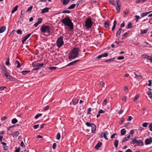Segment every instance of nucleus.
I'll use <instances>...</instances> for the list:
<instances>
[{
  "mask_svg": "<svg viewBox=\"0 0 152 152\" xmlns=\"http://www.w3.org/2000/svg\"><path fill=\"white\" fill-rule=\"evenodd\" d=\"M114 58H113L107 60H106L105 62L107 63L110 62L111 61H114Z\"/></svg>",
  "mask_w": 152,
  "mask_h": 152,
  "instance_id": "58836bf2",
  "label": "nucleus"
},
{
  "mask_svg": "<svg viewBox=\"0 0 152 152\" xmlns=\"http://www.w3.org/2000/svg\"><path fill=\"white\" fill-rule=\"evenodd\" d=\"M117 135V133H114V134H113L111 135V139H113V138H115V135Z\"/></svg>",
  "mask_w": 152,
  "mask_h": 152,
  "instance_id": "bf43d9fd",
  "label": "nucleus"
},
{
  "mask_svg": "<svg viewBox=\"0 0 152 152\" xmlns=\"http://www.w3.org/2000/svg\"><path fill=\"white\" fill-rule=\"evenodd\" d=\"M117 7L116 10L118 13L120 12L121 7V3L119 0L116 1Z\"/></svg>",
  "mask_w": 152,
  "mask_h": 152,
  "instance_id": "0eeeda50",
  "label": "nucleus"
},
{
  "mask_svg": "<svg viewBox=\"0 0 152 152\" xmlns=\"http://www.w3.org/2000/svg\"><path fill=\"white\" fill-rule=\"evenodd\" d=\"M142 56L144 58H145L150 60L151 62L152 63V56H149L146 55H142Z\"/></svg>",
  "mask_w": 152,
  "mask_h": 152,
  "instance_id": "f8f14e48",
  "label": "nucleus"
},
{
  "mask_svg": "<svg viewBox=\"0 0 152 152\" xmlns=\"http://www.w3.org/2000/svg\"><path fill=\"white\" fill-rule=\"evenodd\" d=\"M110 24V22L109 21H106L104 23V26L105 28H108L109 27V25Z\"/></svg>",
  "mask_w": 152,
  "mask_h": 152,
  "instance_id": "cd10ccee",
  "label": "nucleus"
},
{
  "mask_svg": "<svg viewBox=\"0 0 152 152\" xmlns=\"http://www.w3.org/2000/svg\"><path fill=\"white\" fill-rule=\"evenodd\" d=\"M80 61L79 60H75L72 62H71L69 63L68 65H66V66H70L72 65H75L76 64V63L79 61Z\"/></svg>",
  "mask_w": 152,
  "mask_h": 152,
  "instance_id": "2eb2a0df",
  "label": "nucleus"
},
{
  "mask_svg": "<svg viewBox=\"0 0 152 152\" xmlns=\"http://www.w3.org/2000/svg\"><path fill=\"white\" fill-rule=\"evenodd\" d=\"M65 26H68L70 29H73V24L69 18L66 17L63 19L61 21Z\"/></svg>",
  "mask_w": 152,
  "mask_h": 152,
  "instance_id": "f257e3e1",
  "label": "nucleus"
},
{
  "mask_svg": "<svg viewBox=\"0 0 152 152\" xmlns=\"http://www.w3.org/2000/svg\"><path fill=\"white\" fill-rule=\"evenodd\" d=\"M39 125L37 124L34 126L33 127L35 129L38 128L39 127Z\"/></svg>",
  "mask_w": 152,
  "mask_h": 152,
  "instance_id": "69168bd1",
  "label": "nucleus"
},
{
  "mask_svg": "<svg viewBox=\"0 0 152 152\" xmlns=\"http://www.w3.org/2000/svg\"><path fill=\"white\" fill-rule=\"evenodd\" d=\"M42 115V114H39L37 115L35 118L36 119H37L39 117L41 116Z\"/></svg>",
  "mask_w": 152,
  "mask_h": 152,
  "instance_id": "49530a36",
  "label": "nucleus"
},
{
  "mask_svg": "<svg viewBox=\"0 0 152 152\" xmlns=\"http://www.w3.org/2000/svg\"><path fill=\"white\" fill-rule=\"evenodd\" d=\"M70 12V11L69 10H64L62 12V13H69Z\"/></svg>",
  "mask_w": 152,
  "mask_h": 152,
  "instance_id": "c03bdc74",
  "label": "nucleus"
},
{
  "mask_svg": "<svg viewBox=\"0 0 152 152\" xmlns=\"http://www.w3.org/2000/svg\"><path fill=\"white\" fill-rule=\"evenodd\" d=\"M130 135H128L124 139L122 142H125L128 141V139L130 138Z\"/></svg>",
  "mask_w": 152,
  "mask_h": 152,
  "instance_id": "473e14b6",
  "label": "nucleus"
},
{
  "mask_svg": "<svg viewBox=\"0 0 152 152\" xmlns=\"http://www.w3.org/2000/svg\"><path fill=\"white\" fill-rule=\"evenodd\" d=\"M42 21V19L41 18H39L38 19V21L34 24V26L35 27H37L39 24L41 23Z\"/></svg>",
  "mask_w": 152,
  "mask_h": 152,
  "instance_id": "9b49d317",
  "label": "nucleus"
},
{
  "mask_svg": "<svg viewBox=\"0 0 152 152\" xmlns=\"http://www.w3.org/2000/svg\"><path fill=\"white\" fill-rule=\"evenodd\" d=\"M63 38V36H60L56 41V45L58 48H61L64 44Z\"/></svg>",
  "mask_w": 152,
  "mask_h": 152,
  "instance_id": "7ed1b4c3",
  "label": "nucleus"
},
{
  "mask_svg": "<svg viewBox=\"0 0 152 152\" xmlns=\"http://www.w3.org/2000/svg\"><path fill=\"white\" fill-rule=\"evenodd\" d=\"M9 60H10L9 58H7V59L6 60V63H5L6 64L7 66H8L10 64Z\"/></svg>",
  "mask_w": 152,
  "mask_h": 152,
  "instance_id": "ea45409f",
  "label": "nucleus"
},
{
  "mask_svg": "<svg viewBox=\"0 0 152 152\" xmlns=\"http://www.w3.org/2000/svg\"><path fill=\"white\" fill-rule=\"evenodd\" d=\"M20 145L21 147H25V145L24 144V142L23 141H21V142Z\"/></svg>",
  "mask_w": 152,
  "mask_h": 152,
  "instance_id": "680f3d73",
  "label": "nucleus"
},
{
  "mask_svg": "<svg viewBox=\"0 0 152 152\" xmlns=\"http://www.w3.org/2000/svg\"><path fill=\"white\" fill-rule=\"evenodd\" d=\"M148 31V29H145L144 30H141L140 31V34H145Z\"/></svg>",
  "mask_w": 152,
  "mask_h": 152,
  "instance_id": "2f4dec72",
  "label": "nucleus"
},
{
  "mask_svg": "<svg viewBox=\"0 0 152 152\" xmlns=\"http://www.w3.org/2000/svg\"><path fill=\"white\" fill-rule=\"evenodd\" d=\"M69 2V0H63V4L64 5H66L68 4Z\"/></svg>",
  "mask_w": 152,
  "mask_h": 152,
  "instance_id": "bb28decb",
  "label": "nucleus"
},
{
  "mask_svg": "<svg viewBox=\"0 0 152 152\" xmlns=\"http://www.w3.org/2000/svg\"><path fill=\"white\" fill-rule=\"evenodd\" d=\"M92 24L93 22L91 21V18H88L87 19L85 23V26L87 28H91L92 27Z\"/></svg>",
  "mask_w": 152,
  "mask_h": 152,
  "instance_id": "39448f33",
  "label": "nucleus"
},
{
  "mask_svg": "<svg viewBox=\"0 0 152 152\" xmlns=\"http://www.w3.org/2000/svg\"><path fill=\"white\" fill-rule=\"evenodd\" d=\"M148 124V123H144L142 124V126L145 127H146L147 126V125Z\"/></svg>",
  "mask_w": 152,
  "mask_h": 152,
  "instance_id": "0e129e2a",
  "label": "nucleus"
},
{
  "mask_svg": "<svg viewBox=\"0 0 152 152\" xmlns=\"http://www.w3.org/2000/svg\"><path fill=\"white\" fill-rule=\"evenodd\" d=\"M108 133L106 131L104 132V136L103 137L106 140H108V138L107 137V135L108 134Z\"/></svg>",
  "mask_w": 152,
  "mask_h": 152,
  "instance_id": "393cba45",
  "label": "nucleus"
},
{
  "mask_svg": "<svg viewBox=\"0 0 152 152\" xmlns=\"http://www.w3.org/2000/svg\"><path fill=\"white\" fill-rule=\"evenodd\" d=\"M126 131L125 129H122L121 131V134L123 135H124L126 134Z\"/></svg>",
  "mask_w": 152,
  "mask_h": 152,
  "instance_id": "a878e982",
  "label": "nucleus"
},
{
  "mask_svg": "<svg viewBox=\"0 0 152 152\" xmlns=\"http://www.w3.org/2000/svg\"><path fill=\"white\" fill-rule=\"evenodd\" d=\"M50 9L49 8H45L42 10V11L41 12V14H43L45 12H48L49 11V10Z\"/></svg>",
  "mask_w": 152,
  "mask_h": 152,
  "instance_id": "dca6fc26",
  "label": "nucleus"
},
{
  "mask_svg": "<svg viewBox=\"0 0 152 152\" xmlns=\"http://www.w3.org/2000/svg\"><path fill=\"white\" fill-rule=\"evenodd\" d=\"M107 99H105L104 100L103 104L104 105H106L107 104Z\"/></svg>",
  "mask_w": 152,
  "mask_h": 152,
  "instance_id": "338daca9",
  "label": "nucleus"
},
{
  "mask_svg": "<svg viewBox=\"0 0 152 152\" xmlns=\"http://www.w3.org/2000/svg\"><path fill=\"white\" fill-rule=\"evenodd\" d=\"M150 12H147L143 13L141 15V16L142 17H143L147 15L148 14H149Z\"/></svg>",
  "mask_w": 152,
  "mask_h": 152,
  "instance_id": "f704fd0d",
  "label": "nucleus"
},
{
  "mask_svg": "<svg viewBox=\"0 0 152 152\" xmlns=\"http://www.w3.org/2000/svg\"><path fill=\"white\" fill-rule=\"evenodd\" d=\"M135 18L136 21L137 22H138V20L140 18V17L139 16L136 15L135 16Z\"/></svg>",
  "mask_w": 152,
  "mask_h": 152,
  "instance_id": "37998d69",
  "label": "nucleus"
},
{
  "mask_svg": "<svg viewBox=\"0 0 152 152\" xmlns=\"http://www.w3.org/2000/svg\"><path fill=\"white\" fill-rule=\"evenodd\" d=\"M124 58V57L123 56H120L118 57V58L117 59L118 60H122Z\"/></svg>",
  "mask_w": 152,
  "mask_h": 152,
  "instance_id": "13d9d810",
  "label": "nucleus"
},
{
  "mask_svg": "<svg viewBox=\"0 0 152 152\" xmlns=\"http://www.w3.org/2000/svg\"><path fill=\"white\" fill-rule=\"evenodd\" d=\"M17 34H21L22 33V31L20 29H18L17 30Z\"/></svg>",
  "mask_w": 152,
  "mask_h": 152,
  "instance_id": "de8ad7c7",
  "label": "nucleus"
},
{
  "mask_svg": "<svg viewBox=\"0 0 152 152\" xmlns=\"http://www.w3.org/2000/svg\"><path fill=\"white\" fill-rule=\"evenodd\" d=\"M147 94L148 95L149 97L150 98H152V95L151 93V92H148L147 93Z\"/></svg>",
  "mask_w": 152,
  "mask_h": 152,
  "instance_id": "79ce46f5",
  "label": "nucleus"
},
{
  "mask_svg": "<svg viewBox=\"0 0 152 152\" xmlns=\"http://www.w3.org/2000/svg\"><path fill=\"white\" fill-rule=\"evenodd\" d=\"M91 108H88L87 110V114H89L90 112L91 111Z\"/></svg>",
  "mask_w": 152,
  "mask_h": 152,
  "instance_id": "4d7b16f0",
  "label": "nucleus"
},
{
  "mask_svg": "<svg viewBox=\"0 0 152 152\" xmlns=\"http://www.w3.org/2000/svg\"><path fill=\"white\" fill-rule=\"evenodd\" d=\"M149 130L152 131V123L151 124L149 125Z\"/></svg>",
  "mask_w": 152,
  "mask_h": 152,
  "instance_id": "e2e57ef3",
  "label": "nucleus"
},
{
  "mask_svg": "<svg viewBox=\"0 0 152 152\" xmlns=\"http://www.w3.org/2000/svg\"><path fill=\"white\" fill-rule=\"evenodd\" d=\"M41 31L43 33H47L49 34L50 33V28L48 26H42L41 28Z\"/></svg>",
  "mask_w": 152,
  "mask_h": 152,
  "instance_id": "20e7f679",
  "label": "nucleus"
},
{
  "mask_svg": "<svg viewBox=\"0 0 152 152\" xmlns=\"http://www.w3.org/2000/svg\"><path fill=\"white\" fill-rule=\"evenodd\" d=\"M108 53H104L101 55L98 56L97 57V59H99V58H102V57H106L108 56Z\"/></svg>",
  "mask_w": 152,
  "mask_h": 152,
  "instance_id": "ddd939ff",
  "label": "nucleus"
},
{
  "mask_svg": "<svg viewBox=\"0 0 152 152\" xmlns=\"http://www.w3.org/2000/svg\"><path fill=\"white\" fill-rule=\"evenodd\" d=\"M104 113V111L102 110H100L98 112V113L99 114L103 113Z\"/></svg>",
  "mask_w": 152,
  "mask_h": 152,
  "instance_id": "052dcab7",
  "label": "nucleus"
},
{
  "mask_svg": "<svg viewBox=\"0 0 152 152\" xmlns=\"http://www.w3.org/2000/svg\"><path fill=\"white\" fill-rule=\"evenodd\" d=\"M122 30V29L121 28L118 30L117 31L116 34V36L118 37L121 34V31Z\"/></svg>",
  "mask_w": 152,
  "mask_h": 152,
  "instance_id": "412c9836",
  "label": "nucleus"
},
{
  "mask_svg": "<svg viewBox=\"0 0 152 152\" xmlns=\"http://www.w3.org/2000/svg\"><path fill=\"white\" fill-rule=\"evenodd\" d=\"M86 124L88 126L91 127V132L92 133H94L95 132L96 130V126L94 124L88 122H87L86 123Z\"/></svg>",
  "mask_w": 152,
  "mask_h": 152,
  "instance_id": "423d86ee",
  "label": "nucleus"
},
{
  "mask_svg": "<svg viewBox=\"0 0 152 152\" xmlns=\"http://www.w3.org/2000/svg\"><path fill=\"white\" fill-rule=\"evenodd\" d=\"M119 141L117 140H116L114 142V145L115 147L117 148L118 147Z\"/></svg>",
  "mask_w": 152,
  "mask_h": 152,
  "instance_id": "5701e85b",
  "label": "nucleus"
},
{
  "mask_svg": "<svg viewBox=\"0 0 152 152\" xmlns=\"http://www.w3.org/2000/svg\"><path fill=\"white\" fill-rule=\"evenodd\" d=\"M139 98V96L138 95H136L135 97L134 98V102H135Z\"/></svg>",
  "mask_w": 152,
  "mask_h": 152,
  "instance_id": "603ef678",
  "label": "nucleus"
},
{
  "mask_svg": "<svg viewBox=\"0 0 152 152\" xmlns=\"http://www.w3.org/2000/svg\"><path fill=\"white\" fill-rule=\"evenodd\" d=\"M137 145L141 146L143 145V142L140 140H137Z\"/></svg>",
  "mask_w": 152,
  "mask_h": 152,
  "instance_id": "f3484780",
  "label": "nucleus"
},
{
  "mask_svg": "<svg viewBox=\"0 0 152 152\" xmlns=\"http://www.w3.org/2000/svg\"><path fill=\"white\" fill-rule=\"evenodd\" d=\"M6 27L5 26H3L0 28V33H2L6 30Z\"/></svg>",
  "mask_w": 152,
  "mask_h": 152,
  "instance_id": "6ab92c4d",
  "label": "nucleus"
},
{
  "mask_svg": "<svg viewBox=\"0 0 152 152\" xmlns=\"http://www.w3.org/2000/svg\"><path fill=\"white\" fill-rule=\"evenodd\" d=\"M72 101L73 102V104L74 105H76V103L78 102V100L77 99H74L72 100Z\"/></svg>",
  "mask_w": 152,
  "mask_h": 152,
  "instance_id": "c9c22d12",
  "label": "nucleus"
},
{
  "mask_svg": "<svg viewBox=\"0 0 152 152\" xmlns=\"http://www.w3.org/2000/svg\"><path fill=\"white\" fill-rule=\"evenodd\" d=\"M30 72L29 71H23L21 72L22 74L25 75Z\"/></svg>",
  "mask_w": 152,
  "mask_h": 152,
  "instance_id": "4c0bfd02",
  "label": "nucleus"
},
{
  "mask_svg": "<svg viewBox=\"0 0 152 152\" xmlns=\"http://www.w3.org/2000/svg\"><path fill=\"white\" fill-rule=\"evenodd\" d=\"M33 8V6H30L28 8V9L27 10H26V12H30L32 9Z\"/></svg>",
  "mask_w": 152,
  "mask_h": 152,
  "instance_id": "a19ab883",
  "label": "nucleus"
},
{
  "mask_svg": "<svg viewBox=\"0 0 152 152\" xmlns=\"http://www.w3.org/2000/svg\"><path fill=\"white\" fill-rule=\"evenodd\" d=\"M49 68L51 70H56V69L57 67H49Z\"/></svg>",
  "mask_w": 152,
  "mask_h": 152,
  "instance_id": "8fccbe9b",
  "label": "nucleus"
},
{
  "mask_svg": "<svg viewBox=\"0 0 152 152\" xmlns=\"http://www.w3.org/2000/svg\"><path fill=\"white\" fill-rule=\"evenodd\" d=\"M117 22L116 20H115L114 21L113 26L112 28V30L113 31L114 30L115 28V26Z\"/></svg>",
  "mask_w": 152,
  "mask_h": 152,
  "instance_id": "c85d7f7f",
  "label": "nucleus"
},
{
  "mask_svg": "<svg viewBox=\"0 0 152 152\" xmlns=\"http://www.w3.org/2000/svg\"><path fill=\"white\" fill-rule=\"evenodd\" d=\"M93 104H94L92 106L93 107V110H96L98 107L97 105L99 104V103H94Z\"/></svg>",
  "mask_w": 152,
  "mask_h": 152,
  "instance_id": "b1692460",
  "label": "nucleus"
},
{
  "mask_svg": "<svg viewBox=\"0 0 152 152\" xmlns=\"http://www.w3.org/2000/svg\"><path fill=\"white\" fill-rule=\"evenodd\" d=\"M132 27V25L131 23H129L127 25V28H130Z\"/></svg>",
  "mask_w": 152,
  "mask_h": 152,
  "instance_id": "09e8293b",
  "label": "nucleus"
},
{
  "mask_svg": "<svg viewBox=\"0 0 152 152\" xmlns=\"http://www.w3.org/2000/svg\"><path fill=\"white\" fill-rule=\"evenodd\" d=\"M102 145V143L101 142H99L95 146V148L96 149H99Z\"/></svg>",
  "mask_w": 152,
  "mask_h": 152,
  "instance_id": "a211bd4d",
  "label": "nucleus"
},
{
  "mask_svg": "<svg viewBox=\"0 0 152 152\" xmlns=\"http://www.w3.org/2000/svg\"><path fill=\"white\" fill-rule=\"evenodd\" d=\"M33 65L34 67H37L39 69L40 67H43L44 65V64L43 63L41 64L39 63H33Z\"/></svg>",
  "mask_w": 152,
  "mask_h": 152,
  "instance_id": "1a4fd4ad",
  "label": "nucleus"
},
{
  "mask_svg": "<svg viewBox=\"0 0 152 152\" xmlns=\"http://www.w3.org/2000/svg\"><path fill=\"white\" fill-rule=\"evenodd\" d=\"M129 34L128 33V32H126L125 34H124L123 35V37H124V38H126L127 36Z\"/></svg>",
  "mask_w": 152,
  "mask_h": 152,
  "instance_id": "5fc2aeb1",
  "label": "nucleus"
},
{
  "mask_svg": "<svg viewBox=\"0 0 152 152\" xmlns=\"http://www.w3.org/2000/svg\"><path fill=\"white\" fill-rule=\"evenodd\" d=\"M60 133H58L56 136V138L57 140H59L60 138Z\"/></svg>",
  "mask_w": 152,
  "mask_h": 152,
  "instance_id": "a18cd8bd",
  "label": "nucleus"
},
{
  "mask_svg": "<svg viewBox=\"0 0 152 152\" xmlns=\"http://www.w3.org/2000/svg\"><path fill=\"white\" fill-rule=\"evenodd\" d=\"M152 142V138L150 137L149 139H147L145 140V144L148 145Z\"/></svg>",
  "mask_w": 152,
  "mask_h": 152,
  "instance_id": "4468645a",
  "label": "nucleus"
},
{
  "mask_svg": "<svg viewBox=\"0 0 152 152\" xmlns=\"http://www.w3.org/2000/svg\"><path fill=\"white\" fill-rule=\"evenodd\" d=\"M18 5H16L15 6L14 8L11 11L12 13H14L15 11H16L18 9Z\"/></svg>",
  "mask_w": 152,
  "mask_h": 152,
  "instance_id": "4be33fe9",
  "label": "nucleus"
},
{
  "mask_svg": "<svg viewBox=\"0 0 152 152\" xmlns=\"http://www.w3.org/2000/svg\"><path fill=\"white\" fill-rule=\"evenodd\" d=\"M56 143H54L53 144V149H56Z\"/></svg>",
  "mask_w": 152,
  "mask_h": 152,
  "instance_id": "6e6d98bb",
  "label": "nucleus"
},
{
  "mask_svg": "<svg viewBox=\"0 0 152 152\" xmlns=\"http://www.w3.org/2000/svg\"><path fill=\"white\" fill-rule=\"evenodd\" d=\"M16 150L15 152H19L20 148H18V149L17 148V147L15 148Z\"/></svg>",
  "mask_w": 152,
  "mask_h": 152,
  "instance_id": "774afa93",
  "label": "nucleus"
},
{
  "mask_svg": "<svg viewBox=\"0 0 152 152\" xmlns=\"http://www.w3.org/2000/svg\"><path fill=\"white\" fill-rule=\"evenodd\" d=\"M31 35V34H29L22 38V44H24L26 41L30 37Z\"/></svg>",
  "mask_w": 152,
  "mask_h": 152,
  "instance_id": "6e6552de",
  "label": "nucleus"
},
{
  "mask_svg": "<svg viewBox=\"0 0 152 152\" xmlns=\"http://www.w3.org/2000/svg\"><path fill=\"white\" fill-rule=\"evenodd\" d=\"M6 79H8L10 81H13L14 79L10 75L8 76V77H7Z\"/></svg>",
  "mask_w": 152,
  "mask_h": 152,
  "instance_id": "72a5a7b5",
  "label": "nucleus"
},
{
  "mask_svg": "<svg viewBox=\"0 0 152 152\" xmlns=\"http://www.w3.org/2000/svg\"><path fill=\"white\" fill-rule=\"evenodd\" d=\"M1 73L3 75L7 74L8 72L7 71L5 67L4 66H2L1 67Z\"/></svg>",
  "mask_w": 152,
  "mask_h": 152,
  "instance_id": "9d476101",
  "label": "nucleus"
},
{
  "mask_svg": "<svg viewBox=\"0 0 152 152\" xmlns=\"http://www.w3.org/2000/svg\"><path fill=\"white\" fill-rule=\"evenodd\" d=\"M79 50L78 48H73L69 53V59H74L78 56V53Z\"/></svg>",
  "mask_w": 152,
  "mask_h": 152,
  "instance_id": "f03ea898",
  "label": "nucleus"
},
{
  "mask_svg": "<svg viewBox=\"0 0 152 152\" xmlns=\"http://www.w3.org/2000/svg\"><path fill=\"white\" fill-rule=\"evenodd\" d=\"M75 4H73L70 5L69 7L68 8V9H71L74 8L75 6Z\"/></svg>",
  "mask_w": 152,
  "mask_h": 152,
  "instance_id": "c756f323",
  "label": "nucleus"
},
{
  "mask_svg": "<svg viewBox=\"0 0 152 152\" xmlns=\"http://www.w3.org/2000/svg\"><path fill=\"white\" fill-rule=\"evenodd\" d=\"M15 64L17 65V67L19 68L20 67L21 65H20V64L19 61H16Z\"/></svg>",
  "mask_w": 152,
  "mask_h": 152,
  "instance_id": "7c9ffc66",
  "label": "nucleus"
},
{
  "mask_svg": "<svg viewBox=\"0 0 152 152\" xmlns=\"http://www.w3.org/2000/svg\"><path fill=\"white\" fill-rule=\"evenodd\" d=\"M134 74L135 75V76L136 77H137L138 78H139L140 77V78H142V76L141 75H137L136 74V73L135 72H134Z\"/></svg>",
  "mask_w": 152,
  "mask_h": 152,
  "instance_id": "3c124183",
  "label": "nucleus"
},
{
  "mask_svg": "<svg viewBox=\"0 0 152 152\" xmlns=\"http://www.w3.org/2000/svg\"><path fill=\"white\" fill-rule=\"evenodd\" d=\"M137 140L136 139L133 140L132 142V143L133 144H137Z\"/></svg>",
  "mask_w": 152,
  "mask_h": 152,
  "instance_id": "864d4df0",
  "label": "nucleus"
},
{
  "mask_svg": "<svg viewBox=\"0 0 152 152\" xmlns=\"http://www.w3.org/2000/svg\"><path fill=\"white\" fill-rule=\"evenodd\" d=\"M18 122V120L16 118H13L12 120V123L13 124H15L17 123Z\"/></svg>",
  "mask_w": 152,
  "mask_h": 152,
  "instance_id": "e433bc0d",
  "label": "nucleus"
},
{
  "mask_svg": "<svg viewBox=\"0 0 152 152\" xmlns=\"http://www.w3.org/2000/svg\"><path fill=\"white\" fill-rule=\"evenodd\" d=\"M19 134V133L18 131L14 132L12 134V136L13 137H16Z\"/></svg>",
  "mask_w": 152,
  "mask_h": 152,
  "instance_id": "aec40b11",
  "label": "nucleus"
}]
</instances>
